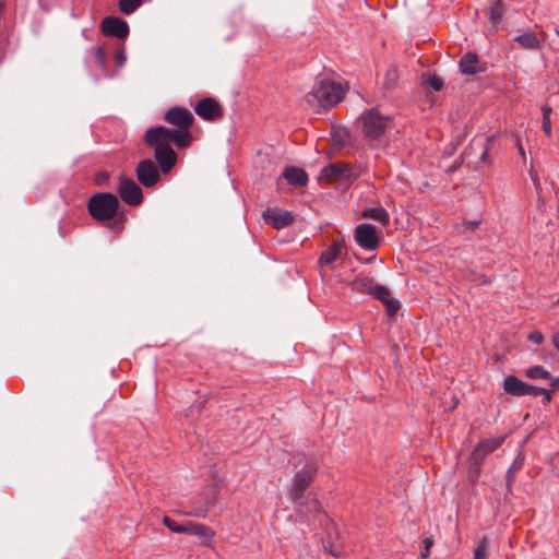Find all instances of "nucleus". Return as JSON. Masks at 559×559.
I'll return each instance as SVG.
<instances>
[{
  "label": "nucleus",
  "mask_w": 559,
  "mask_h": 559,
  "mask_svg": "<svg viewBox=\"0 0 559 559\" xmlns=\"http://www.w3.org/2000/svg\"><path fill=\"white\" fill-rule=\"evenodd\" d=\"M145 141L154 148V155L162 171L164 174L170 171V169L176 165L177 155L171 148L174 140L169 136L168 128L156 127L147 130Z\"/></svg>",
  "instance_id": "f257e3e1"
},
{
  "label": "nucleus",
  "mask_w": 559,
  "mask_h": 559,
  "mask_svg": "<svg viewBox=\"0 0 559 559\" xmlns=\"http://www.w3.org/2000/svg\"><path fill=\"white\" fill-rule=\"evenodd\" d=\"M345 94L346 87L342 83L321 80L306 94L305 102L313 109H328L337 105Z\"/></svg>",
  "instance_id": "f03ea898"
},
{
  "label": "nucleus",
  "mask_w": 559,
  "mask_h": 559,
  "mask_svg": "<svg viewBox=\"0 0 559 559\" xmlns=\"http://www.w3.org/2000/svg\"><path fill=\"white\" fill-rule=\"evenodd\" d=\"M164 119L177 129H168L169 136L173 138L174 144L178 148H186L191 145L192 135L190 128L194 122V117L190 110L183 107H171L165 115Z\"/></svg>",
  "instance_id": "7ed1b4c3"
},
{
  "label": "nucleus",
  "mask_w": 559,
  "mask_h": 559,
  "mask_svg": "<svg viewBox=\"0 0 559 559\" xmlns=\"http://www.w3.org/2000/svg\"><path fill=\"white\" fill-rule=\"evenodd\" d=\"M357 123L364 138L368 141L379 140L385 134L391 124V118L383 116L377 108L365 110Z\"/></svg>",
  "instance_id": "20e7f679"
},
{
  "label": "nucleus",
  "mask_w": 559,
  "mask_h": 559,
  "mask_svg": "<svg viewBox=\"0 0 559 559\" xmlns=\"http://www.w3.org/2000/svg\"><path fill=\"white\" fill-rule=\"evenodd\" d=\"M320 464L317 460H306L304 465L295 473L288 497L290 501H298L304 498L308 488L314 481Z\"/></svg>",
  "instance_id": "39448f33"
},
{
  "label": "nucleus",
  "mask_w": 559,
  "mask_h": 559,
  "mask_svg": "<svg viewBox=\"0 0 559 559\" xmlns=\"http://www.w3.org/2000/svg\"><path fill=\"white\" fill-rule=\"evenodd\" d=\"M119 207L118 198L108 192L96 193L87 202V211L92 218L97 222L112 219Z\"/></svg>",
  "instance_id": "423d86ee"
},
{
  "label": "nucleus",
  "mask_w": 559,
  "mask_h": 559,
  "mask_svg": "<svg viewBox=\"0 0 559 559\" xmlns=\"http://www.w3.org/2000/svg\"><path fill=\"white\" fill-rule=\"evenodd\" d=\"M350 287L357 293L371 295L376 299H385L386 295H390L385 286L377 284L372 277L366 275L357 276L350 283Z\"/></svg>",
  "instance_id": "0eeeda50"
},
{
  "label": "nucleus",
  "mask_w": 559,
  "mask_h": 559,
  "mask_svg": "<svg viewBox=\"0 0 559 559\" xmlns=\"http://www.w3.org/2000/svg\"><path fill=\"white\" fill-rule=\"evenodd\" d=\"M118 193L122 201L131 206L140 205L143 201L141 188L132 179L119 177Z\"/></svg>",
  "instance_id": "6e6552de"
},
{
  "label": "nucleus",
  "mask_w": 559,
  "mask_h": 559,
  "mask_svg": "<svg viewBox=\"0 0 559 559\" xmlns=\"http://www.w3.org/2000/svg\"><path fill=\"white\" fill-rule=\"evenodd\" d=\"M354 238L358 246L365 250H376L380 243V236L376 227L370 224L356 226Z\"/></svg>",
  "instance_id": "1a4fd4ad"
},
{
  "label": "nucleus",
  "mask_w": 559,
  "mask_h": 559,
  "mask_svg": "<svg viewBox=\"0 0 559 559\" xmlns=\"http://www.w3.org/2000/svg\"><path fill=\"white\" fill-rule=\"evenodd\" d=\"M297 514L306 516L309 514L319 515L324 513L323 506L319 499V496L314 491L305 493L304 498L298 501H292Z\"/></svg>",
  "instance_id": "9d476101"
},
{
  "label": "nucleus",
  "mask_w": 559,
  "mask_h": 559,
  "mask_svg": "<svg viewBox=\"0 0 559 559\" xmlns=\"http://www.w3.org/2000/svg\"><path fill=\"white\" fill-rule=\"evenodd\" d=\"M506 440V436L487 438L480 440L474 448L471 459L472 461L480 465L483 461L497 449H499Z\"/></svg>",
  "instance_id": "9b49d317"
},
{
  "label": "nucleus",
  "mask_w": 559,
  "mask_h": 559,
  "mask_svg": "<svg viewBox=\"0 0 559 559\" xmlns=\"http://www.w3.org/2000/svg\"><path fill=\"white\" fill-rule=\"evenodd\" d=\"M195 114L209 121L217 120L223 116V109L217 100L211 97L203 98L194 106Z\"/></svg>",
  "instance_id": "f8f14e48"
},
{
  "label": "nucleus",
  "mask_w": 559,
  "mask_h": 559,
  "mask_svg": "<svg viewBox=\"0 0 559 559\" xmlns=\"http://www.w3.org/2000/svg\"><path fill=\"white\" fill-rule=\"evenodd\" d=\"M102 32L107 36H114L120 39H123L129 34V25L128 23L115 16H107L102 21L100 25Z\"/></svg>",
  "instance_id": "ddd939ff"
},
{
  "label": "nucleus",
  "mask_w": 559,
  "mask_h": 559,
  "mask_svg": "<svg viewBox=\"0 0 559 559\" xmlns=\"http://www.w3.org/2000/svg\"><path fill=\"white\" fill-rule=\"evenodd\" d=\"M262 217L266 224L272 225L276 229H282L294 222V216L290 212L277 207L266 209Z\"/></svg>",
  "instance_id": "4468645a"
},
{
  "label": "nucleus",
  "mask_w": 559,
  "mask_h": 559,
  "mask_svg": "<svg viewBox=\"0 0 559 559\" xmlns=\"http://www.w3.org/2000/svg\"><path fill=\"white\" fill-rule=\"evenodd\" d=\"M136 177L144 187H153L159 180V173L152 160L145 159L138 165Z\"/></svg>",
  "instance_id": "2eb2a0df"
},
{
  "label": "nucleus",
  "mask_w": 559,
  "mask_h": 559,
  "mask_svg": "<svg viewBox=\"0 0 559 559\" xmlns=\"http://www.w3.org/2000/svg\"><path fill=\"white\" fill-rule=\"evenodd\" d=\"M545 36L537 35L532 31L524 32L513 38L514 46L525 50H538L542 47Z\"/></svg>",
  "instance_id": "dca6fc26"
},
{
  "label": "nucleus",
  "mask_w": 559,
  "mask_h": 559,
  "mask_svg": "<svg viewBox=\"0 0 559 559\" xmlns=\"http://www.w3.org/2000/svg\"><path fill=\"white\" fill-rule=\"evenodd\" d=\"M190 535H195L200 539H202L203 545L211 546L212 540L215 536V532L207 525L201 523H194L191 521L186 522V533Z\"/></svg>",
  "instance_id": "f3484780"
},
{
  "label": "nucleus",
  "mask_w": 559,
  "mask_h": 559,
  "mask_svg": "<svg viewBox=\"0 0 559 559\" xmlns=\"http://www.w3.org/2000/svg\"><path fill=\"white\" fill-rule=\"evenodd\" d=\"M349 171V166L343 163H334L324 167L321 171V178L329 181L334 182L342 178H345Z\"/></svg>",
  "instance_id": "a211bd4d"
},
{
  "label": "nucleus",
  "mask_w": 559,
  "mask_h": 559,
  "mask_svg": "<svg viewBox=\"0 0 559 559\" xmlns=\"http://www.w3.org/2000/svg\"><path fill=\"white\" fill-rule=\"evenodd\" d=\"M526 382L515 376H508L502 383V388L507 394L512 396H525Z\"/></svg>",
  "instance_id": "6ab92c4d"
},
{
  "label": "nucleus",
  "mask_w": 559,
  "mask_h": 559,
  "mask_svg": "<svg viewBox=\"0 0 559 559\" xmlns=\"http://www.w3.org/2000/svg\"><path fill=\"white\" fill-rule=\"evenodd\" d=\"M284 178L294 186H306L308 182L307 173L299 167H286L283 174Z\"/></svg>",
  "instance_id": "aec40b11"
},
{
  "label": "nucleus",
  "mask_w": 559,
  "mask_h": 559,
  "mask_svg": "<svg viewBox=\"0 0 559 559\" xmlns=\"http://www.w3.org/2000/svg\"><path fill=\"white\" fill-rule=\"evenodd\" d=\"M478 64V56L473 52H467L460 60V70L463 74L472 75L479 71Z\"/></svg>",
  "instance_id": "412c9836"
},
{
  "label": "nucleus",
  "mask_w": 559,
  "mask_h": 559,
  "mask_svg": "<svg viewBox=\"0 0 559 559\" xmlns=\"http://www.w3.org/2000/svg\"><path fill=\"white\" fill-rule=\"evenodd\" d=\"M343 248H344L343 241L334 242L333 245H331L326 250H324L321 253L320 262L322 264L332 265L340 257Z\"/></svg>",
  "instance_id": "4be33fe9"
},
{
  "label": "nucleus",
  "mask_w": 559,
  "mask_h": 559,
  "mask_svg": "<svg viewBox=\"0 0 559 559\" xmlns=\"http://www.w3.org/2000/svg\"><path fill=\"white\" fill-rule=\"evenodd\" d=\"M362 217L368 219H373L379 222L382 226H386L389 224V214L383 207H369L364 210Z\"/></svg>",
  "instance_id": "5701e85b"
},
{
  "label": "nucleus",
  "mask_w": 559,
  "mask_h": 559,
  "mask_svg": "<svg viewBox=\"0 0 559 559\" xmlns=\"http://www.w3.org/2000/svg\"><path fill=\"white\" fill-rule=\"evenodd\" d=\"M524 376L531 380L551 379V373L542 366H532L525 369Z\"/></svg>",
  "instance_id": "b1692460"
},
{
  "label": "nucleus",
  "mask_w": 559,
  "mask_h": 559,
  "mask_svg": "<svg viewBox=\"0 0 559 559\" xmlns=\"http://www.w3.org/2000/svg\"><path fill=\"white\" fill-rule=\"evenodd\" d=\"M143 3V0H119L118 7L121 13L129 15L136 11Z\"/></svg>",
  "instance_id": "393cba45"
},
{
  "label": "nucleus",
  "mask_w": 559,
  "mask_h": 559,
  "mask_svg": "<svg viewBox=\"0 0 559 559\" xmlns=\"http://www.w3.org/2000/svg\"><path fill=\"white\" fill-rule=\"evenodd\" d=\"M504 7L502 5L501 1L498 0L496 3H493L489 8V20L493 25L499 24L501 17L504 14Z\"/></svg>",
  "instance_id": "a878e982"
},
{
  "label": "nucleus",
  "mask_w": 559,
  "mask_h": 559,
  "mask_svg": "<svg viewBox=\"0 0 559 559\" xmlns=\"http://www.w3.org/2000/svg\"><path fill=\"white\" fill-rule=\"evenodd\" d=\"M489 555V539L484 536L474 550V559H487Z\"/></svg>",
  "instance_id": "bb28decb"
},
{
  "label": "nucleus",
  "mask_w": 559,
  "mask_h": 559,
  "mask_svg": "<svg viewBox=\"0 0 559 559\" xmlns=\"http://www.w3.org/2000/svg\"><path fill=\"white\" fill-rule=\"evenodd\" d=\"M542 112H543V123H542V128L544 130V132L546 133V135L548 138L551 136V121H550V116H551V108L548 106V105H545L543 106L542 108Z\"/></svg>",
  "instance_id": "cd10ccee"
},
{
  "label": "nucleus",
  "mask_w": 559,
  "mask_h": 559,
  "mask_svg": "<svg viewBox=\"0 0 559 559\" xmlns=\"http://www.w3.org/2000/svg\"><path fill=\"white\" fill-rule=\"evenodd\" d=\"M164 525L174 533H186V522L183 524L177 523L169 516L163 518Z\"/></svg>",
  "instance_id": "c85d7f7f"
},
{
  "label": "nucleus",
  "mask_w": 559,
  "mask_h": 559,
  "mask_svg": "<svg viewBox=\"0 0 559 559\" xmlns=\"http://www.w3.org/2000/svg\"><path fill=\"white\" fill-rule=\"evenodd\" d=\"M382 301L386 308V312L389 316H395L400 309V302L393 298H390V295H386L385 299H379Z\"/></svg>",
  "instance_id": "c756f323"
},
{
  "label": "nucleus",
  "mask_w": 559,
  "mask_h": 559,
  "mask_svg": "<svg viewBox=\"0 0 559 559\" xmlns=\"http://www.w3.org/2000/svg\"><path fill=\"white\" fill-rule=\"evenodd\" d=\"M93 53L97 64L102 68L105 67L107 56L104 46H96L93 49Z\"/></svg>",
  "instance_id": "7c9ffc66"
},
{
  "label": "nucleus",
  "mask_w": 559,
  "mask_h": 559,
  "mask_svg": "<svg viewBox=\"0 0 559 559\" xmlns=\"http://www.w3.org/2000/svg\"><path fill=\"white\" fill-rule=\"evenodd\" d=\"M426 84L435 91H440L443 86L442 80L435 74L426 79Z\"/></svg>",
  "instance_id": "2f4dec72"
},
{
  "label": "nucleus",
  "mask_w": 559,
  "mask_h": 559,
  "mask_svg": "<svg viewBox=\"0 0 559 559\" xmlns=\"http://www.w3.org/2000/svg\"><path fill=\"white\" fill-rule=\"evenodd\" d=\"M527 340L534 344L540 345L545 337L540 331L535 330L528 333Z\"/></svg>",
  "instance_id": "473e14b6"
},
{
  "label": "nucleus",
  "mask_w": 559,
  "mask_h": 559,
  "mask_svg": "<svg viewBox=\"0 0 559 559\" xmlns=\"http://www.w3.org/2000/svg\"><path fill=\"white\" fill-rule=\"evenodd\" d=\"M542 392H544V388L526 383L525 395L538 396L542 395Z\"/></svg>",
  "instance_id": "72a5a7b5"
},
{
  "label": "nucleus",
  "mask_w": 559,
  "mask_h": 559,
  "mask_svg": "<svg viewBox=\"0 0 559 559\" xmlns=\"http://www.w3.org/2000/svg\"><path fill=\"white\" fill-rule=\"evenodd\" d=\"M425 547L424 549L420 551V556L423 559H428L430 557V549L433 545V539L432 538H426L425 542Z\"/></svg>",
  "instance_id": "f704fd0d"
},
{
  "label": "nucleus",
  "mask_w": 559,
  "mask_h": 559,
  "mask_svg": "<svg viewBox=\"0 0 559 559\" xmlns=\"http://www.w3.org/2000/svg\"><path fill=\"white\" fill-rule=\"evenodd\" d=\"M542 395H543L542 403L544 405H548L552 400V390L544 388V392H542Z\"/></svg>",
  "instance_id": "c9c22d12"
},
{
  "label": "nucleus",
  "mask_w": 559,
  "mask_h": 559,
  "mask_svg": "<svg viewBox=\"0 0 559 559\" xmlns=\"http://www.w3.org/2000/svg\"><path fill=\"white\" fill-rule=\"evenodd\" d=\"M115 61L118 66H122L126 61V55L123 50H117L115 53Z\"/></svg>",
  "instance_id": "e433bc0d"
},
{
  "label": "nucleus",
  "mask_w": 559,
  "mask_h": 559,
  "mask_svg": "<svg viewBox=\"0 0 559 559\" xmlns=\"http://www.w3.org/2000/svg\"><path fill=\"white\" fill-rule=\"evenodd\" d=\"M548 380L550 381V386H551L550 390H552V392L556 390H559V378H554L551 376V379H548Z\"/></svg>",
  "instance_id": "4c0bfd02"
},
{
  "label": "nucleus",
  "mask_w": 559,
  "mask_h": 559,
  "mask_svg": "<svg viewBox=\"0 0 559 559\" xmlns=\"http://www.w3.org/2000/svg\"><path fill=\"white\" fill-rule=\"evenodd\" d=\"M551 342L555 348L559 352V331L552 334Z\"/></svg>",
  "instance_id": "58836bf2"
},
{
  "label": "nucleus",
  "mask_w": 559,
  "mask_h": 559,
  "mask_svg": "<svg viewBox=\"0 0 559 559\" xmlns=\"http://www.w3.org/2000/svg\"><path fill=\"white\" fill-rule=\"evenodd\" d=\"M531 177H532V180H533L535 187H537L539 185L538 177L536 175H533L532 173H531Z\"/></svg>",
  "instance_id": "ea45409f"
},
{
  "label": "nucleus",
  "mask_w": 559,
  "mask_h": 559,
  "mask_svg": "<svg viewBox=\"0 0 559 559\" xmlns=\"http://www.w3.org/2000/svg\"><path fill=\"white\" fill-rule=\"evenodd\" d=\"M468 225L474 228V227H476L478 225V223L477 222H473V223H468Z\"/></svg>",
  "instance_id": "a19ab883"
},
{
  "label": "nucleus",
  "mask_w": 559,
  "mask_h": 559,
  "mask_svg": "<svg viewBox=\"0 0 559 559\" xmlns=\"http://www.w3.org/2000/svg\"><path fill=\"white\" fill-rule=\"evenodd\" d=\"M519 150H520V153H521L522 155H524V150H523V147H522V145H521V144H519Z\"/></svg>",
  "instance_id": "79ce46f5"
},
{
  "label": "nucleus",
  "mask_w": 559,
  "mask_h": 559,
  "mask_svg": "<svg viewBox=\"0 0 559 559\" xmlns=\"http://www.w3.org/2000/svg\"><path fill=\"white\" fill-rule=\"evenodd\" d=\"M556 305H559V298L557 299Z\"/></svg>",
  "instance_id": "37998d69"
}]
</instances>
